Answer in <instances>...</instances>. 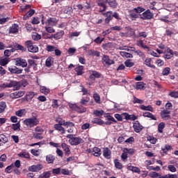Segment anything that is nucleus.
I'll return each instance as SVG.
<instances>
[{
  "label": "nucleus",
  "instance_id": "f257e3e1",
  "mask_svg": "<svg viewBox=\"0 0 178 178\" xmlns=\"http://www.w3.org/2000/svg\"><path fill=\"white\" fill-rule=\"evenodd\" d=\"M24 123L27 126V127H34V126H37V124H38L39 121L36 118H32L25 120Z\"/></svg>",
  "mask_w": 178,
  "mask_h": 178
},
{
  "label": "nucleus",
  "instance_id": "f03ea898",
  "mask_svg": "<svg viewBox=\"0 0 178 178\" xmlns=\"http://www.w3.org/2000/svg\"><path fill=\"white\" fill-rule=\"evenodd\" d=\"M130 49H127V51H120V54L121 55V56H122V58H133V52H134V51H136V48L131 47H129Z\"/></svg>",
  "mask_w": 178,
  "mask_h": 178
},
{
  "label": "nucleus",
  "instance_id": "7ed1b4c3",
  "mask_svg": "<svg viewBox=\"0 0 178 178\" xmlns=\"http://www.w3.org/2000/svg\"><path fill=\"white\" fill-rule=\"evenodd\" d=\"M61 125L65 126V127H66L67 130L66 131L72 134L73 133V130L74 129V124L73 122H61Z\"/></svg>",
  "mask_w": 178,
  "mask_h": 178
},
{
  "label": "nucleus",
  "instance_id": "20e7f679",
  "mask_svg": "<svg viewBox=\"0 0 178 178\" xmlns=\"http://www.w3.org/2000/svg\"><path fill=\"white\" fill-rule=\"evenodd\" d=\"M64 15H61V17H69L73 13V8L72 7H65L62 10Z\"/></svg>",
  "mask_w": 178,
  "mask_h": 178
},
{
  "label": "nucleus",
  "instance_id": "39448f33",
  "mask_svg": "<svg viewBox=\"0 0 178 178\" xmlns=\"http://www.w3.org/2000/svg\"><path fill=\"white\" fill-rule=\"evenodd\" d=\"M15 65L22 67H27V61L22 58H17L15 60Z\"/></svg>",
  "mask_w": 178,
  "mask_h": 178
},
{
  "label": "nucleus",
  "instance_id": "423d86ee",
  "mask_svg": "<svg viewBox=\"0 0 178 178\" xmlns=\"http://www.w3.org/2000/svg\"><path fill=\"white\" fill-rule=\"evenodd\" d=\"M142 19H143V20H148L154 17V14L151 13V10H147L142 14Z\"/></svg>",
  "mask_w": 178,
  "mask_h": 178
},
{
  "label": "nucleus",
  "instance_id": "0eeeda50",
  "mask_svg": "<svg viewBox=\"0 0 178 178\" xmlns=\"http://www.w3.org/2000/svg\"><path fill=\"white\" fill-rule=\"evenodd\" d=\"M69 143L71 145H79V144H82L84 143V140L80 138L74 137L72 139L69 140Z\"/></svg>",
  "mask_w": 178,
  "mask_h": 178
},
{
  "label": "nucleus",
  "instance_id": "6e6552de",
  "mask_svg": "<svg viewBox=\"0 0 178 178\" xmlns=\"http://www.w3.org/2000/svg\"><path fill=\"white\" fill-rule=\"evenodd\" d=\"M8 70L10 72V73L14 74H22V73H23V70H20L16 66L9 67Z\"/></svg>",
  "mask_w": 178,
  "mask_h": 178
},
{
  "label": "nucleus",
  "instance_id": "1a4fd4ad",
  "mask_svg": "<svg viewBox=\"0 0 178 178\" xmlns=\"http://www.w3.org/2000/svg\"><path fill=\"white\" fill-rule=\"evenodd\" d=\"M163 54H164L163 58L165 59H170V58H172L173 56V51L170 48L165 49Z\"/></svg>",
  "mask_w": 178,
  "mask_h": 178
},
{
  "label": "nucleus",
  "instance_id": "9d476101",
  "mask_svg": "<svg viewBox=\"0 0 178 178\" xmlns=\"http://www.w3.org/2000/svg\"><path fill=\"white\" fill-rule=\"evenodd\" d=\"M42 169V165L38 164V165H33L29 167V172H40Z\"/></svg>",
  "mask_w": 178,
  "mask_h": 178
},
{
  "label": "nucleus",
  "instance_id": "9b49d317",
  "mask_svg": "<svg viewBox=\"0 0 178 178\" xmlns=\"http://www.w3.org/2000/svg\"><path fill=\"white\" fill-rule=\"evenodd\" d=\"M161 116L164 120H166L167 119H170V111L165 109L163 110L161 113Z\"/></svg>",
  "mask_w": 178,
  "mask_h": 178
},
{
  "label": "nucleus",
  "instance_id": "f8f14e48",
  "mask_svg": "<svg viewBox=\"0 0 178 178\" xmlns=\"http://www.w3.org/2000/svg\"><path fill=\"white\" fill-rule=\"evenodd\" d=\"M129 17L131 20H137V19L140 18V15L135 12L134 10H131L129 13Z\"/></svg>",
  "mask_w": 178,
  "mask_h": 178
},
{
  "label": "nucleus",
  "instance_id": "ddd939ff",
  "mask_svg": "<svg viewBox=\"0 0 178 178\" xmlns=\"http://www.w3.org/2000/svg\"><path fill=\"white\" fill-rule=\"evenodd\" d=\"M134 129L136 133H140V131L143 130V125L140 124L138 121H136L134 124Z\"/></svg>",
  "mask_w": 178,
  "mask_h": 178
},
{
  "label": "nucleus",
  "instance_id": "4468645a",
  "mask_svg": "<svg viewBox=\"0 0 178 178\" xmlns=\"http://www.w3.org/2000/svg\"><path fill=\"white\" fill-rule=\"evenodd\" d=\"M19 32V25L17 24H13L9 29V33H11L12 34H16V33Z\"/></svg>",
  "mask_w": 178,
  "mask_h": 178
},
{
  "label": "nucleus",
  "instance_id": "2eb2a0df",
  "mask_svg": "<svg viewBox=\"0 0 178 178\" xmlns=\"http://www.w3.org/2000/svg\"><path fill=\"white\" fill-rule=\"evenodd\" d=\"M62 122H60V124H54V129H56V130H58V131H60L61 133V134H65L66 133V130H65V128H63V127H62Z\"/></svg>",
  "mask_w": 178,
  "mask_h": 178
},
{
  "label": "nucleus",
  "instance_id": "dca6fc26",
  "mask_svg": "<svg viewBox=\"0 0 178 178\" xmlns=\"http://www.w3.org/2000/svg\"><path fill=\"white\" fill-rule=\"evenodd\" d=\"M102 60L106 63V65H113V63H115V61H113V60H111L108 56H104Z\"/></svg>",
  "mask_w": 178,
  "mask_h": 178
},
{
  "label": "nucleus",
  "instance_id": "f3484780",
  "mask_svg": "<svg viewBox=\"0 0 178 178\" xmlns=\"http://www.w3.org/2000/svg\"><path fill=\"white\" fill-rule=\"evenodd\" d=\"M111 149H109V148L106 147L104 149L103 151V155L104 156V158H106V159H111Z\"/></svg>",
  "mask_w": 178,
  "mask_h": 178
},
{
  "label": "nucleus",
  "instance_id": "a211bd4d",
  "mask_svg": "<svg viewBox=\"0 0 178 178\" xmlns=\"http://www.w3.org/2000/svg\"><path fill=\"white\" fill-rule=\"evenodd\" d=\"M122 115L126 120H136V119H137L135 115H129L127 113H124Z\"/></svg>",
  "mask_w": 178,
  "mask_h": 178
},
{
  "label": "nucleus",
  "instance_id": "6ab92c4d",
  "mask_svg": "<svg viewBox=\"0 0 178 178\" xmlns=\"http://www.w3.org/2000/svg\"><path fill=\"white\" fill-rule=\"evenodd\" d=\"M97 3L99 6L102 8V9L100 10V12H104V10H106V6H105V1H104V0H97Z\"/></svg>",
  "mask_w": 178,
  "mask_h": 178
},
{
  "label": "nucleus",
  "instance_id": "aec40b11",
  "mask_svg": "<svg viewBox=\"0 0 178 178\" xmlns=\"http://www.w3.org/2000/svg\"><path fill=\"white\" fill-rule=\"evenodd\" d=\"M112 15H113L112 11H108L106 14H104V16H106V17L105 19V23L108 24V23H109V22H111V19H113Z\"/></svg>",
  "mask_w": 178,
  "mask_h": 178
},
{
  "label": "nucleus",
  "instance_id": "412c9836",
  "mask_svg": "<svg viewBox=\"0 0 178 178\" xmlns=\"http://www.w3.org/2000/svg\"><path fill=\"white\" fill-rule=\"evenodd\" d=\"M106 2L108 3L109 6L113 8V9H115L118 7V3H116V1L115 0H106Z\"/></svg>",
  "mask_w": 178,
  "mask_h": 178
},
{
  "label": "nucleus",
  "instance_id": "4be33fe9",
  "mask_svg": "<svg viewBox=\"0 0 178 178\" xmlns=\"http://www.w3.org/2000/svg\"><path fill=\"white\" fill-rule=\"evenodd\" d=\"M83 70H84V67L83 65H79L75 68L77 76H81V74L84 73Z\"/></svg>",
  "mask_w": 178,
  "mask_h": 178
},
{
  "label": "nucleus",
  "instance_id": "5701e85b",
  "mask_svg": "<svg viewBox=\"0 0 178 178\" xmlns=\"http://www.w3.org/2000/svg\"><path fill=\"white\" fill-rule=\"evenodd\" d=\"M12 87H13L15 90H20V83L15 81H11V88Z\"/></svg>",
  "mask_w": 178,
  "mask_h": 178
},
{
  "label": "nucleus",
  "instance_id": "b1692460",
  "mask_svg": "<svg viewBox=\"0 0 178 178\" xmlns=\"http://www.w3.org/2000/svg\"><path fill=\"white\" fill-rule=\"evenodd\" d=\"M92 154H93L94 156H100L101 154H102V152H101V149H99L98 147H94Z\"/></svg>",
  "mask_w": 178,
  "mask_h": 178
},
{
  "label": "nucleus",
  "instance_id": "393cba45",
  "mask_svg": "<svg viewBox=\"0 0 178 178\" xmlns=\"http://www.w3.org/2000/svg\"><path fill=\"white\" fill-rule=\"evenodd\" d=\"M35 12V11L34 10H29L28 13H26V15H24L23 17L24 20H27L29 17H31V16L34 15Z\"/></svg>",
  "mask_w": 178,
  "mask_h": 178
},
{
  "label": "nucleus",
  "instance_id": "a878e982",
  "mask_svg": "<svg viewBox=\"0 0 178 178\" xmlns=\"http://www.w3.org/2000/svg\"><path fill=\"white\" fill-rule=\"evenodd\" d=\"M127 169L128 170H131V172H134V173L140 172V168H138V167H134L133 165H128Z\"/></svg>",
  "mask_w": 178,
  "mask_h": 178
},
{
  "label": "nucleus",
  "instance_id": "bb28decb",
  "mask_svg": "<svg viewBox=\"0 0 178 178\" xmlns=\"http://www.w3.org/2000/svg\"><path fill=\"white\" fill-rule=\"evenodd\" d=\"M92 123H95L96 124H99V126H102L105 122L104 120L99 119V118H93L92 120Z\"/></svg>",
  "mask_w": 178,
  "mask_h": 178
},
{
  "label": "nucleus",
  "instance_id": "cd10ccee",
  "mask_svg": "<svg viewBox=\"0 0 178 178\" xmlns=\"http://www.w3.org/2000/svg\"><path fill=\"white\" fill-rule=\"evenodd\" d=\"M46 24H47L48 26H55V24H56V19L50 18L47 19V21L46 22Z\"/></svg>",
  "mask_w": 178,
  "mask_h": 178
},
{
  "label": "nucleus",
  "instance_id": "c85d7f7f",
  "mask_svg": "<svg viewBox=\"0 0 178 178\" xmlns=\"http://www.w3.org/2000/svg\"><path fill=\"white\" fill-rule=\"evenodd\" d=\"M28 63L29 67H33V69H35V67H37V63H35V60L33 59H29Z\"/></svg>",
  "mask_w": 178,
  "mask_h": 178
},
{
  "label": "nucleus",
  "instance_id": "c756f323",
  "mask_svg": "<svg viewBox=\"0 0 178 178\" xmlns=\"http://www.w3.org/2000/svg\"><path fill=\"white\" fill-rule=\"evenodd\" d=\"M45 63L47 67H51V66H52V63H54V58L52 57L47 58Z\"/></svg>",
  "mask_w": 178,
  "mask_h": 178
},
{
  "label": "nucleus",
  "instance_id": "7c9ffc66",
  "mask_svg": "<svg viewBox=\"0 0 178 178\" xmlns=\"http://www.w3.org/2000/svg\"><path fill=\"white\" fill-rule=\"evenodd\" d=\"M5 143H8V138L5 135H0V145H3Z\"/></svg>",
  "mask_w": 178,
  "mask_h": 178
},
{
  "label": "nucleus",
  "instance_id": "2f4dec72",
  "mask_svg": "<svg viewBox=\"0 0 178 178\" xmlns=\"http://www.w3.org/2000/svg\"><path fill=\"white\" fill-rule=\"evenodd\" d=\"M76 111L79 113H84L85 112H87V108L82 106H79L76 107Z\"/></svg>",
  "mask_w": 178,
  "mask_h": 178
},
{
  "label": "nucleus",
  "instance_id": "473e14b6",
  "mask_svg": "<svg viewBox=\"0 0 178 178\" xmlns=\"http://www.w3.org/2000/svg\"><path fill=\"white\" fill-rule=\"evenodd\" d=\"M15 115L17 116H19V118H22V116H24L26 115V110L25 109H21L15 112Z\"/></svg>",
  "mask_w": 178,
  "mask_h": 178
},
{
  "label": "nucleus",
  "instance_id": "72a5a7b5",
  "mask_svg": "<svg viewBox=\"0 0 178 178\" xmlns=\"http://www.w3.org/2000/svg\"><path fill=\"white\" fill-rule=\"evenodd\" d=\"M32 38L35 41H38V40H41V35L38 34L37 32H33Z\"/></svg>",
  "mask_w": 178,
  "mask_h": 178
},
{
  "label": "nucleus",
  "instance_id": "f704fd0d",
  "mask_svg": "<svg viewBox=\"0 0 178 178\" xmlns=\"http://www.w3.org/2000/svg\"><path fill=\"white\" fill-rule=\"evenodd\" d=\"M161 149L164 154H168V151H170L172 149V146L169 145H165V146L161 147Z\"/></svg>",
  "mask_w": 178,
  "mask_h": 178
},
{
  "label": "nucleus",
  "instance_id": "c9c22d12",
  "mask_svg": "<svg viewBox=\"0 0 178 178\" xmlns=\"http://www.w3.org/2000/svg\"><path fill=\"white\" fill-rule=\"evenodd\" d=\"M144 87H145V83L143 82H137L136 85V90H143Z\"/></svg>",
  "mask_w": 178,
  "mask_h": 178
},
{
  "label": "nucleus",
  "instance_id": "e433bc0d",
  "mask_svg": "<svg viewBox=\"0 0 178 178\" xmlns=\"http://www.w3.org/2000/svg\"><path fill=\"white\" fill-rule=\"evenodd\" d=\"M46 161L48 162V163H53L54 161H55V157L51 154H49L46 156Z\"/></svg>",
  "mask_w": 178,
  "mask_h": 178
},
{
  "label": "nucleus",
  "instance_id": "4c0bfd02",
  "mask_svg": "<svg viewBox=\"0 0 178 178\" xmlns=\"http://www.w3.org/2000/svg\"><path fill=\"white\" fill-rule=\"evenodd\" d=\"M49 88H47L45 86H41L40 87V92H42V94H44L45 95H47V94H49Z\"/></svg>",
  "mask_w": 178,
  "mask_h": 178
},
{
  "label": "nucleus",
  "instance_id": "58836bf2",
  "mask_svg": "<svg viewBox=\"0 0 178 178\" xmlns=\"http://www.w3.org/2000/svg\"><path fill=\"white\" fill-rule=\"evenodd\" d=\"M93 98L96 104H101V97H99V95H98V93H95L93 95Z\"/></svg>",
  "mask_w": 178,
  "mask_h": 178
},
{
  "label": "nucleus",
  "instance_id": "ea45409f",
  "mask_svg": "<svg viewBox=\"0 0 178 178\" xmlns=\"http://www.w3.org/2000/svg\"><path fill=\"white\" fill-rule=\"evenodd\" d=\"M63 36V31H60L53 35V38H55V40H60V38Z\"/></svg>",
  "mask_w": 178,
  "mask_h": 178
},
{
  "label": "nucleus",
  "instance_id": "a19ab883",
  "mask_svg": "<svg viewBox=\"0 0 178 178\" xmlns=\"http://www.w3.org/2000/svg\"><path fill=\"white\" fill-rule=\"evenodd\" d=\"M114 163L116 169H122L123 168V165L118 159L114 160Z\"/></svg>",
  "mask_w": 178,
  "mask_h": 178
},
{
  "label": "nucleus",
  "instance_id": "79ce46f5",
  "mask_svg": "<svg viewBox=\"0 0 178 178\" xmlns=\"http://www.w3.org/2000/svg\"><path fill=\"white\" fill-rule=\"evenodd\" d=\"M14 47L15 48V49H18L19 51H22V52H25L26 51V48L19 44H15L14 45Z\"/></svg>",
  "mask_w": 178,
  "mask_h": 178
},
{
  "label": "nucleus",
  "instance_id": "37998d69",
  "mask_svg": "<svg viewBox=\"0 0 178 178\" xmlns=\"http://www.w3.org/2000/svg\"><path fill=\"white\" fill-rule=\"evenodd\" d=\"M140 109H142L143 111H149L150 112H152L154 111V108L151 106H145L144 105H141Z\"/></svg>",
  "mask_w": 178,
  "mask_h": 178
},
{
  "label": "nucleus",
  "instance_id": "c03bdc74",
  "mask_svg": "<svg viewBox=\"0 0 178 178\" xmlns=\"http://www.w3.org/2000/svg\"><path fill=\"white\" fill-rule=\"evenodd\" d=\"M136 44L138 45V47H141L144 49H148V47L144 44V41L143 40H138Z\"/></svg>",
  "mask_w": 178,
  "mask_h": 178
},
{
  "label": "nucleus",
  "instance_id": "a18cd8bd",
  "mask_svg": "<svg viewBox=\"0 0 178 178\" xmlns=\"http://www.w3.org/2000/svg\"><path fill=\"white\" fill-rule=\"evenodd\" d=\"M8 63H9V59H8V58L0 59V65L1 66H5V65H8Z\"/></svg>",
  "mask_w": 178,
  "mask_h": 178
},
{
  "label": "nucleus",
  "instance_id": "49530a36",
  "mask_svg": "<svg viewBox=\"0 0 178 178\" xmlns=\"http://www.w3.org/2000/svg\"><path fill=\"white\" fill-rule=\"evenodd\" d=\"M145 64L146 66H148L149 67H152V69H155V65L151 64V58H147L145 60Z\"/></svg>",
  "mask_w": 178,
  "mask_h": 178
},
{
  "label": "nucleus",
  "instance_id": "de8ad7c7",
  "mask_svg": "<svg viewBox=\"0 0 178 178\" xmlns=\"http://www.w3.org/2000/svg\"><path fill=\"white\" fill-rule=\"evenodd\" d=\"M134 12L136 13L138 15V13H143V12H144V10H145V9L143 7H136L135 8L133 9Z\"/></svg>",
  "mask_w": 178,
  "mask_h": 178
},
{
  "label": "nucleus",
  "instance_id": "09e8293b",
  "mask_svg": "<svg viewBox=\"0 0 178 178\" xmlns=\"http://www.w3.org/2000/svg\"><path fill=\"white\" fill-rule=\"evenodd\" d=\"M28 51L29 52H33V53H35L38 51V47H36L34 44H32V47L28 49Z\"/></svg>",
  "mask_w": 178,
  "mask_h": 178
},
{
  "label": "nucleus",
  "instance_id": "8fccbe9b",
  "mask_svg": "<svg viewBox=\"0 0 178 178\" xmlns=\"http://www.w3.org/2000/svg\"><path fill=\"white\" fill-rule=\"evenodd\" d=\"M124 65L127 67H133V66H134V63L131 62V60L129 59L124 62Z\"/></svg>",
  "mask_w": 178,
  "mask_h": 178
},
{
  "label": "nucleus",
  "instance_id": "3c124183",
  "mask_svg": "<svg viewBox=\"0 0 178 178\" xmlns=\"http://www.w3.org/2000/svg\"><path fill=\"white\" fill-rule=\"evenodd\" d=\"M161 174L156 172H150L149 173V177L152 178H159Z\"/></svg>",
  "mask_w": 178,
  "mask_h": 178
},
{
  "label": "nucleus",
  "instance_id": "603ef678",
  "mask_svg": "<svg viewBox=\"0 0 178 178\" xmlns=\"http://www.w3.org/2000/svg\"><path fill=\"white\" fill-rule=\"evenodd\" d=\"M55 49H56V47H55V46L47 45L46 47V51H47V52H54V51H55Z\"/></svg>",
  "mask_w": 178,
  "mask_h": 178
},
{
  "label": "nucleus",
  "instance_id": "864d4df0",
  "mask_svg": "<svg viewBox=\"0 0 178 178\" xmlns=\"http://www.w3.org/2000/svg\"><path fill=\"white\" fill-rule=\"evenodd\" d=\"M6 108V103L3 102H0V113H2L3 112H4Z\"/></svg>",
  "mask_w": 178,
  "mask_h": 178
},
{
  "label": "nucleus",
  "instance_id": "5fc2aeb1",
  "mask_svg": "<svg viewBox=\"0 0 178 178\" xmlns=\"http://www.w3.org/2000/svg\"><path fill=\"white\" fill-rule=\"evenodd\" d=\"M18 156H19L20 158H26V159H29V158H30V155L28 152L19 153L18 154Z\"/></svg>",
  "mask_w": 178,
  "mask_h": 178
},
{
  "label": "nucleus",
  "instance_id": "6e6d98bb",
  "mask_svg": "<svg viewBox=\"0 0 178 178\" xmlns=\"http://www.w3.org/2000/svg\"><path fill=\"white\" fill-rule=\"evenodd\" d=\"M13 129H14L15 131H20V123L17 122V124H13Z\"/></svg>",
  "mask_w": 178,
  "mask_h": 178
},
{
  "label": "nucleus",
  "instance_id": "4d7b16f0",
  "mask_svg": "<svg viewBox=\"0 0 178 178\" xmlns=\"http://www.w3.org/2000/svg\"><path fill=\"white\" fill-rule=\"evenodd\" d=\"M164 129H165V123L161 122L158 126V130L159 133H163Z\"/></svg>",
  "mask_w": 178,
  "mask_h": 178
},
{
  "label": "nucleus",
  "instance_id": "13d9d810",
  "mask_svg": "<svg viewBox=\"0 0 178 178\" xmlns=\"http://www.w3.org/2000/svg\"><path fill=\"white\" fill-rule=\"evenodd\" d=\"M90 74H92L97 79H99V77H101V74H99V72L97 71H94V70L90 71Z\"/></svg>",
  "mask_w": 178,
  "mask_h": 178
},
{
  "label": "nucleus",
  "instance_id": "bf43d9fd",
  "mask_svg": "<svg viewBox=\"0 0 178 178\" xmlns=\"http://www.w3.org/2000/svg\"><path fill=\"white\" fill-rule=\"evenodd\" d=\"M1 87L3 88H12L11 81H10L8 83H2Z\"/></svg>",
  "mask_w": 178,
  "mask_h": 178
},
{
  "label": "nucleus",
  "instance_id": "052dcab7",
  "mask_svg": "<svg viewBox=\"0 0 178 178\" xmlns=\"http://www.w3.org/2000/svg\"><path fill=\"white\" fill-rule=\"evenodd\" d=\"M93 115H95V116H102V115H104V111L101 110V111H93Z\"/></svg>",
  "mask_w": 178,
  "mask_h": 178
},
{
  "label": "nucleus",
  "instance_id": "680f3d73",
  "mask_svg": "<svg viewBox=\"0 0 178 178\" xmlns=\"http://www.w3.org/2000/svg\"><path fill=\"white\" fill-rule=\"evenodd\" d=\"M170 72V67H165L163 72H162V74L163 76H168V74H169Z\"/></svg>",
  "mask_w": 178,
  "mask_h": 178
},
{
  "label": "nucleus",
  "instance_id": "e2e57ef3",
  "mask_svg": "<svg viewBox=\"0 0 178 178\" xmlns=\"http://www.w3.org/2000/svg\"><path fill=\"white\" fill-rule=\"evenodd\" d=\"M35 95V94L34 93V92H29L26 95V99H33Z\"/></svg>",
  "mask_w": 178,
  "mask_h": 178
},
{
  "label": "nucleus",
  "instance_id": "0e129e2a",
  "mask_svg": "<svg viewBox=\"0 0 178 178\" xmlns=\"http://www.w3.org/2000/svg\"><path fill=\"white\" fill-rule=\"evenodd\" d=\"M60 172H61L60 168H54L52 170V172L54 173V175H60Z\"/></svg>",
  "mask_w": 178,
  "mask_h": 178
},
{
  "label": "nucleus",
  "instance_id": "69168bd1",
  "mask_svg": "<svg viewBox=\"0 0 178 178\" xmlns=\"http://www.w3.org/2000/svg\"><path fill=\"white\" fill-rule=\"evenodd\" d=\"M45 30L47 33H52L55 31V29H54V28L51 27V26H45Z\"/></svg>",
  "mask_w": 178,
  "mask_h": 178
},
{
  "label": "nucleus",
  "instance_id": "338daca9",
  "mask_svg": "<svg viewBox=\"0 0 178 178\" xmlns=\"http://www.w3.org/2000/svg\"><path fill=\"white\" fill-rule=\"evenodd\" d=\"M25 45L26 47V48H28V49L31 47L33 44V42L31 40H28L26 42H25Z\"/></svg>",
  "mask_w": 178,
  "mask_h": 178
},
{
  "label": "nucleus",
  "instance_id": "774afa93",
  "mask_svg": "<svg viewBox=\"0 0 178 178\" xmlns=\"http://www.w3.org/2000/svg\"><path fill=\"white\" fill-rule=\"evenodd\" d=\"M169 95L172 97L173 98H178V92L172 91L169 94Z\"/></svg>",
  "mask_w": 178,
  "mask_h": 178
}]
</instances>
